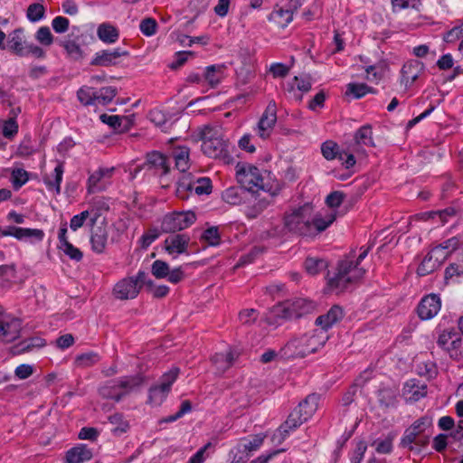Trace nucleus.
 I'll use <instances>...</instances> for the list:
<instances>
[{
	"instance_id": "nucleus-1",
	"label": "nucleus",
	"mask_w": 463,
	"mask_h": 463,
	"mask_svg": "<svg viewBox=\"0 0 463 463\" xmlns=\"http://www.w3.org/2000/svg\"><path fill=\"white\" fill-rule=\"evenodd\" d=\"M372 247H361V252L355 261L346 257L337 264L336 270L331 276L328 274V286L332 289L344 290L350 283L360 279L365 273V269L359 267L361 261L366 258Z\"/></svg>"
},
{
	"instance_id": "nucleus-2",
	"label": "nucleus",
	"mask_w": 463,
	"mask_h": 463,
	"mask_svg": "<svg viewBox=\"0 0 463 463\" xmlns=\"http://www.w3.org/2000/svg\"><path fill=\"white\" fill-rule=\"evenodd\" d=\"M328 340L325 332L314 330L311 333L290 339L281 349L280 354L285 359L302 358L316 353Z\"/></svg>"
},
{
	"instance_id": "nucleus-3",
	"label": "nucleus",
	"mask_w": 463,
	"mask_h": 463,
	"mask_svg": "<svg viewBox=\"0 0 463 463\" xmlns=\"http://www.w3.org/2000/svg\"><path fill=\"white\" fill-rule=\"evenodd\" d=\"M235 170L237 181L249 192L257 193L261 190L269 194V197H274L280 190L279 184L273 186L266 184L260 170L251 164L239 162Z\"/></svg>"
},
{
	"instance_id": "nucleus-4",
	"label": "nucleus",
	"mask_w": 463,
	"mask_h": 463,
	"mask_svg": "<svg viewBox=\"0 0 463 463\" xmlns=\"http://www.w3.org/2000/svg\"><path fill=\"white\" fill-rule=\"evenodd\" d=\"M144 381L141 374L120 377L107 382L99 388V392L103 398L119 402L128 393L141 386Z\"/></svg>"
},
{
	"instance_id": "nucleus-5",
	"label": "nucleus",
	"mask_w": 463,
	"mask_h": 463,
	"mask_svg": "<svg viewBox=\"0 0 463 463\" xmlns=\"http://www.w3.org/2000/svg\"><path fill=\"white\" fill-rule=\"evenodd\" d=\"M202 151L212 158L225 159L228 155V145L221 137L220 129L215 127L204 126L200 131Z\"/></svg>"
},
{
	"instance_id": "nucleus-6",
	"label": "nucleus",
	"mask_w": 463,
	"mask_h": 463,
	"mask_svg": "<svg viewBox=\"0 0 463 463\" xmlns=\"http://www.w3.org/2000/svg\"><path fill=\"white\" fill-rule=\"evenodd\" d=\"M315 308L316 304L313 301L307 298H297L277 305L273 308V313L278 318L291 320L310 314Z\"/></svg>"
},
{
	"instance_id": "nucleus-7",
	"label": "nucleus",
	"mask_w": 463,
	"mask_h": 463,
	"mask_svg": "<svg viewBox=\"0 0 463 463\" xmlns=\"http://www.w3.org/2000/svg\"><path fill=\"white\" fill-rule=\"evenodd\" d=\"M212 181L208 177L194 178L190 173L183 174L177 181L176 195L186 200L189 194L194 192L197 195L210 194L212 193Z\"/></svg>"
},
{
	"instance_id": "nucleus-8",
	"label": "nucleus",
	"mask_w": 463,
	"mask_h": 463,
	"mask_svg": "<svg viewBox=\"0 0 463 463\" xmlns=\"http://www.w3.org/2000/svg\"><path fill=\"white\" fill-rule=\"evenodd\" d=\"M310 218L311 208L304 205L285 217V226L288 231L301 236H311Z\"/></svg>"
},
{
	"instance_id": "nucleus-9",
	"label": "nucleus",
	"mask_w": 463,
	"mask_h": 463,
	"mask_svg": "<svg viewBox=\"0 0 463 463\" xmlns=\"http://www.w3.org/2000/svg\"><path fill=\"white\" fill-rule=\"evenodd\" d=\"M195 221L196 216L191 211L175 212L164 217L161 229L166 233H175L190 227Z\"/></svg>"
},
{
	"instance_id": "nucleus-10",
	"label": "nucleus",
	"mask_w": 463,
	"mask_h": 463,
	"mask_svg": "<svg viewBox=\"0 0 463 463\" xmlns=\"http://www.w3.org/2000/svg\"><path fill=\"white\" fill-rule=\"evenodd\" d=\"M128 55L129 52L121 48L101 50L94 54L90 61V65L100 67L115 66L119 63L121 57Z\"/></svg>"
},
{
	"instance_id": "nucleus-11",
	"label": "nucleus",
	"mask_w": 463,
	"mask_h": 463,
	"mask_svg": "<svg viewBox=\"0 0 463 463\" xmlns=\"http://www.w3.org/2000/svg\"><path fill=\"white\" fill-rule=\"evenodd\" d=\"M277 122V105L271 100L269 102L265 111L260 117L257 125V134L262 139L268 138Z\"/></svg>"
},
{
	"instance_id": "nucleus-12",
	"label": "nucleus",
	"mask_w": 463,
	"mask_h": 463,
	"mask_svg": "<svg viewBox=\"0 0 463 463\" xmlns=\"http://www.w3.org/2000/svg\"><path fill=\"white\" fill-rule=\"evenodd\" d=\"M22 322L19 318L9 314L0 317V340L12 342L19 337Z\"/></svg>"
},
{
	"instance_id": "nucleus-13",
	"label": "nucleus",
	"mask_w": 463,
	"mask_h": 463,
	"mask_svg": "<svg viewBox=\"0 0 463 463\" xmlns=\"http://www.w3.org/2000/svg\"><path fill=\"white\" fill-rule=\"evenodd\" d=\"M306 420L300 416L299 411L294 409L288 415V419L282 423L272 436V441L281 443L290 433L295 430Z\"/></svg>"
},
{
	"instance_id": "nucleus-14",
	"label": "nucleus",
	"mask_w": 463,
	"mask_h": 463,
	"mask_svg": "<svg viewBox=\"0 0 463 463\" xmlns=\"http://www.w3.org/2000/svg\"><path fill=\"white\" fill-rule=\"evenodd\" d=\"M2 236H12L19 241L29 240L31 241H42L44 232L41 229L21 228L16 226H7L3 230Z\"/></svg>"
},
{
	"instance_id": "nucleus-15",
	"label": "nucleus",
	"mask_w": 463,
	"mask_h": 463,
	"mask_svg": "<svg viewBox=\"0 0 463 463\" xmlns=\"http://www.w3.org/2000/svg\"><path fill=\"white\" fill-rule=\"evenodd\" d=\"M441 307L439 296L430 294L424 297L418 305L417 312L420 319L429 320L434 317Z\"/></svg>"
},
{
	"instance_id": "nucleus-16",
	"label": "nucleus",
	"mask_w": 463,
	"mask_h": 463,
	"mask_svg": "<svg viewBox=\"0 0 463 463\" xmlns=\"http://www.w3.org/2000/svg\"><path fill=\"white\" fill-rule=\"evenodd\" d=\"M139 292L138 285L130 277L120 279L113 288L114 297L120 300L134 299Z\"/></svg>"
},
{
	"instance_id": "nucleus-17",
	"label": "nucleus",
	"mask_w": 463,
	"mask_h": 463,
	"mask_svg": "<svg viewBox=\"0 0 463 463\" xmlns=\"http://www.w3.org/2000/svg\"><path fill=\"white\" fill-rule=\"evenodd\" d=\"M190 240L186 233H173L165 240V249L170 255L186 253Z\"/></svg>"
},
{
	"instance_id": "nucleus-18",
	"label": "nucleus",
	"mask_w": 463,
	"mask_h": 463,
	"mask_svg": "<svg viewBox=\"0 0 463 463\" xmlns=\"http://www.w3.org/2000/svg\"><path fill=\"white\" fill-rule=\"evenodd\" d=\"M425 66L423 62L418 60H410L405 62L402 68L401 82L406 88L411 87L414 81L419 78L420 73L423 72Z\"/></svg>"
},
{
	"instance_id": "nucleus-19",
	"label": "nucleus",
	"mask_w": 463,
	"mask_h": 463,
	"mask_svg": "<svg viewBox=\"0 0 463 463\" xmlns=\"http://www.w3.org/2000/svg\"><path fill=\"white\" fill-rule=\"evenodd\" d=\"M352 146L353 152H357L361 155H365L364 146H375L373 139V130L370 125H364L355 132Z\"/></svg>"
},
{
	"instance_id": "nucleus-20",
	"label": "nucleus",
	"mask_w": 463,
	"mask_h": 463,
	"mask_svg": "<svg viewBox=\"0 0 463 463\" xmlns=\"http://www.w3.org/2000/svg\"><path fill=\"white\" fill-rule=\"evenodd\" d=\"M446 258L447 254L434 252V248H432L419 265L417 274L423 277L432 273L441 265Z\"/></svg>"
},
{
	"instance_id": "nucleus-21",
	"label": "nucleus",
	"mask_w": 463,
	"mask_h": 463,
	"mask_svg": "<svg viewBox=\"0 0 463 463\" xmlns=\"http://www.w3.org/2000/svg\"><path fill=\"white\" fill-rule=\"evenodd\" d=\"M172 160L164 154L153 151L147 154L146 165L149 169L158 175H165L169 173Z\"/></svg>"
},
{
	"instance_id": "nucleus-22",
	"label": "nucleus",
	"mask_w": 463,
	"mask_h": 463,
	"mask_svg": "<svg viewBox=\"0 0 463 463\" xmlns=\"http://www.w3.org/2000/svg\"><path fill=\"white\" fill-rule=\"evenodd\" d=\"M239 353L229 347L224 352L216 353L211 359L216 369V373L222 374L231 368L238 358Z\"/></svg>"
},
{
	"instance_id": "nucleus-23",
	"label": "nucleus",
	"mask_w": 463,
	"mask_h": 463,
	"mask_svg": "<svg viewBox=\"0 0 463 463\" xmlns=\"http://www.w3.org/2000/svg\"><path fill=\"white\" fill-rule=\"evenodd\" d=\"M344 317V310L338 305H334L326 314L316 319V325L321 327L318 332H325L338 323Z\"/></svg>"
},
{
	"instance_id": "nucleus-24",
	"label": "nucleus",
	"mask_w": 463,
	"mask_h": 463,
	"mask_svg": "<svg viewBox=\"0 0 463 463\" xmlns=\"http://www.w3.org/2000/svg\"><path fill=\"white\" fill-rule=\"evenodd\" d=\"M427 384L417 379L408 380L403 386V395L410 402H418L427 395Z\"/></svg>"
},
{
	"instance_id": "nucleus-25",
	"label": "nucleus",
	"mask_w": 463,
	"mask_h": 463,
	"mask_svg": "<svg viewBox=\"0 0 463 463\" xmlns=\"http://www.w3.org/2000/svg\"><path fill=\"white\" fill-rule=\"evenodd\" d=\"M319 399V395L316 393L309 394L295 409L299 411L300 416L307 421L317 410Z\"/></svg>"
},
{
	"instance_id": "nucleus-26",
	"label": "nucleus",
	"mask_w": 463,
	"mask_h": 463,
	"mask_svg": "<svg viewBox=\"0 0 463 463\" xmlns=\"http://www.w3.org/2000/svg\"><path fill=\"white\" fill-rule=\"evenodd\" d=\"M25 44H28V43L24 41L23 29H15L9 34L7 41L8 49L13 51L16 55L21 57L24 56Z\"/></svg>"
},
{
	"instance_id": "nucleus-27",
	"label": "nucleus",
	"mask_w": 463,
	"mask_h": 463,
	"mask_svg": "<svg viewBox=\"0 0 463 463\" xmlns=\"http://www.w3.org/2000/svg\"><path fill=\"white\" fill-rule=\"evenodd\" d=\"M64 173L63 162H59L53 173L43 178L44 184L49 191H54L56 194L61 193V183Z\"/></svg>"
},
{
	"instance_id": "nucleus-28",
	"label": "nucleus",
	"mask_w": 463,
	"mask_h": 463,
	"mask_svg": "<svg viewBox=\"0 0 463 463\" xmlns=\"http://www.w3.org/2000/svg\"><path fill=\"white\" fill-rule=\"evenodd\" d=\"M293 19V12L289 8L276 5L269 14V20L280 28H285Z\"/></svg>"
},
{
	"instance_id": "nucleus-29",
	"label": "nucleus",
	"mask_w": 463,
	"mask_h": 463,
	"mask_svg": "<svg viewBox=\"0 0 463 463\" xmlns=\"http://www.w3.org/2000/svg\"><path fill=\"white\" fill-rule=\"evenodd\" d=\"M108 241V232L106 227L98 226L96 227L90 236L91 249L96 253H102L107 245Z\"/></svg>"
},
{
	"instance_id": "nucleus-30",
	"label": "nucleus",
	"mask_w": 463,
	"mask_h": 463,
	"mask_svg": "<svg viewBox=\"0 0 463 463\" xmlns=\"http://www.w3.org/2000/svg\"><path fill=\"white\" fill-rule=\"evenodd\" d=\"M92 458V451L87 445H80L69 449L66 453V463H83Z\"/></svg>"
},
{
	"instance_id": "nucleus-31",
	"label": "nucleus",
	"mask_w": 463,
	"mask_h": 463,
	"mask_svg": "<svg viewBox=\"0 0 463 463\" xmlns=\"http://www.w3.org/2000/svg\"><path fill=\"white\" fill-rule=\"evenodd\" d=\"M190 150L187 146H179L172 152V161L175 162V167L182 173H185L190 167Z\"/></svg>"
},
{
	"instance_id": "nucleus-32",
	"label": "nucleus",
	"mask_w": 463,
	"mask_h": 463,
	"mask_svg": "<svg viewBox=\"0 0 463 463\" xmlns=\"http://www.w3.org/2000/svg\"><path fill=\"white\" fill-rule=\"evenodd\" d=\"M97 35L101 42L112 44L118 40L119 31L116 26L109 23H103L99 25Z\"/></svg>"
},
{
	"instance_id": "nucleus-33",
	"label": "nucleus",
	"mask_w": 463,
	"mask_h": 463,
	"mask_svg": "<svg viewBox=\"0 0 463 463\" xmlns=\"http://www.w3.org/2000/svg\"><path fill=\"white\" fill-rule=\"evenodd\" d=\"M335 220V213H330L326 216L317 215L315 217L310 218V228H311V236H315L322 232H324L327 227H329Z\"/></svg>"
},
{
	"instance_id": "nucleus-34",
	"label": "nucleus",
	"mask_w": 463,
	"mask_h": 463,
	"mask_svg": "<svg viewBox=\"0 0 463 463\" xmlns=\"http://www.w3.org/2000/svg\"><path fill=\"white\" fill-rule=\"evenodd\" d=\"M224 65L215 64L206 67L203 73L204 81L212 88L217 87L224 77Z\"/></svg>"
},
{
	"instance_id": "nucleus-35",
	"label": "nucleus",
	"mask_w": 463,
	"mask_h": 463,
	"mask_svg": "<svg viewBox=\"0 0 463 463\" xmlns=\"http://www.w3.org/2000/svg\"><path fill=\"white\" fill-rule=\"evenodd\" d=\"M428 437H422L418 435L411 427L407 428L401 439L400 446L402 448H408L410 450L413 449L412 444L419 446H425L428 444Z\"/></svg>"
},
{
	"instance_id": "nucleus-36",
	"label": "nucleus",
	"mask_w": 463,
	"mask_h": 463,
	"mask_svg": "<svg viewBox=\"0 0 463 463\" xmlns=\"http://www.w3.org/2000/svg\"><path fill=\"white\" fill-rule=\"evenodd\" d=\"M101 122L112 127L114 129L123 131L128 128V126L132 124L128 117L118 116V115H108L101 114L99 116Z\"/></svg>"
},
{
	"instance_id": "nucleus-37",
	"label": "nucleus",
	"mask_w": 463,
	"mask_h": 463,
	"mask_svg": "<svg viewBox=\"0 0 463 463\" xmlns=\"http://www.w3.org/2000/svg\"><path fill=\"white\" fill-rule=\"evenodd\" d=\"M377 398L382 407H395L398 402V392L392 388H383L378 391Z\"/></svg>"
},
{
	"instance_id": "nucleus-38",
	"label": "nucleus",
	"mask_w": 463,
	"mask_h": 463,
	"mask_svg": "<svg viewBox=\"0 0 463 463\" xmlns=\"http://www.w3.org/2000/svg\"><path fill=\"white\" fill-rule=\"evenodd\" d=\"M150 120L164 132H167L172 127L174 121L171 117H168L164 111L160 109H153L149 113Z\"/></svg>"
},
{
	"instance_id": "nucleus-39",
	"label": "nucleus",
	"mask_w": 463,
	"mask_h": 463,
	"mask_svg": "<svg viewBox=\"0 0 463 463\" xmlns=\"http://www.w3.org/2000/svg\"><path fill=\"white\" fill-rule=\"evenodd\" d=\"M245 189L243 187L232 186L225 189L222 194V200L232 205L241 203Z\"/></svg>"
},
{
	"instance_id": "nucleus-40",
	"label": "nucleus",
	"mask_w": 463,
	"mask_h": 463,
	"mask_svg": "<svg viewBox=\"0 0 463 463\" xmlns=\"http://www.w3.org/2000/svg\"><path fill=\"white\" fill-rule=\"evenodd\" d=\"M272 197L264 196L256 198L258 201L251 206L248 207L245 214L248 219H255L257 218L270 203V199Z\"/></svg>"
},
{
	"instance_id": "nucleus-41",
	"label": "nucleus",
	"mask_w": 463,
	"mask_h": 463,
	"mask_svg": "<svg viewBox=\"0 0 463 463\" xmlns=\"http://www.w3.org/2000/svg\"><path fill=\"white\" fill-rule=\"evenodd\" d=\"M321 152L327 160H333L335 158L343 160L344 154L345 155V151H339L338 145L331 140H327L322 144Z\"/></svg>"
},
{
	"instance_id": "nucleus-42",
	"label": "nucleus",
	"mask_w": 463,
	"mask_h": 463,
	"mask_svg": "<svg viewBox=\"0 0 463 463\" xmlns=\"http://www.w3.org/2000/svg\"><path fill=\"white\" fill-rule=\"evenodd\" d=\"M118 90L115 87H103L99 90H95V106L107 105L112 101L117 95Z\"/></svg>"
},
{
	"instance_id": "nucleus-43",
	"label": "nucleus",
	"mask_w": 463,
	"mask_h": 463,
	"mask_svg": "<svg viewBox=\"0 0 463 463\" xmlns=\"http://www.w3.org/2000/svg\"><path fill=\"white\" fill-rule=\"evenodd\" d=\"M463 279V266L458 263H451L444 272V280L446 284L458 283Z\"/></svg>"
},
{
	"instance_id": "nucleus-44",
	"label": "nucleus",
	"mask_w": 463,
	"mask_h": 463,
	"mask_svg": "<svg viewBox=\"0 0 463 463\" xmlns=\"http://www.w3.org/2000/svg\"><path fill=\"white\" fill-rule=\"evenodd\" d=\"M109 421L113 425L111 432L115 436H121L123 433L127 432L129 428L128 421L123 419V415L120 413L110 415L109 417Z\"/></svg>"
},
{
	"instance_id": "nucleus-45",
	"label": "nucleus",
	"mask_w": 463,
	"mask_h": 463,
	"mask_svg": "<svg viewBox=\"0 0 463 463\" xmlns=\"http://www.w3.org/2000/svg\"><path fill=\"white\" fill-rule=\"evenodd\" d=\"M461 243V237L454 236L435 246L434 252H439V254L445 253L448 255L458 249Z\"/></svg>"
},
{
	"instance_id": "nucleus-46",
	"label": "nucleus",
	"mask_w": 463,
	"mask_h": 463,
	"mask_svg": "<svg viewBox=\"0 0 463 463\" xmlns=\"http://www.w3.org/2000/svg\"><path fill=\"white\" fill-rule=\"evenodd\" d=\"M311 78L308 75L295 76L290 83H288V91H295V89L301 92H308L311 90Z\"/></svg>"
},
{
	"instance_id": "nucleus-47",
	"label": "nucleus",
	"mask_w": 463,
	"mask_h": 463,
	"mask_svg": "<svg viewBox=\"0 0 463 463\" xmlns=\"http://www.w3.org/2000/svg\"><path fill=\"white\" fill-rule=\"evenodd\" d=\"M169 392L159 384H156L149 389L148 401L154 406H159L167 397Z\"/></svg>"
},
{
	"instance_id": "nucleus-48",
	"label": "nucleus",
	"mask_w": 463,
	"mask_h": 463,
	"mask_svg": "<svg viewBox=\"0 0 463 463\" xmlns=\"http://www.w3.org/2000/svg\"><path fill=\"white\" fill-rule=\"evenodd\" d=\"M326 267L327 263L323 259L309 257L305 260L306 270L310 275H316L325 269Z\"/></svg>"
},
{
	"instance_id": "nucleus-49",
	"label": "nucleus",
	"mask_w": 463,
	"mask_h": 463,
	"mask_svg": "<svg viewBox=\"0 0 463 463\" xmlns=\"http://www.w3.org/2000/svg\"><path fill=\"white\" fill-rule=\"evenodd\" d=\"M79 101L84 106L95 105V89L89 86H82L77 91Z\"/></svg>"
},
{
	"instance_id": "nucleus-50",
	"label": "nucleus",
	"mask_w": 463,
	"mask_h": 463,
	"mask_svg": "<svg viewBox=\"0 0 463 463\" xmlns=\"http://www.w3.org/2000/svg\"><path fill=\"white\" fill-rule=\"evenodd\" d=\"M370 92L373 93V89L365 83H349L346 89V94L353 95L355 99H360Z\"/></svg>"
},
{
	"instance_id": "nucleus-51",
	"label": "nucleus",
	"mask_w": 463,
	"mask_h": 463,
	"mask_svg": "<svg viewBox=\"0 0 463 463\" xmlns=\"http://www.w3.org/2000/svg\"><path fill=\"white\" fill-rule=\"evenodd\" d=\"M28 180V173L24 169L16 168L12 171L10 181L14 190H19Z\"/></svg>"
},
{
	"instance_id": "nucleus-52",
	"label": "nucleus",
	"mask_w": 463,
	"mask_h": 463,
	"mask_svg": "<svg viewBox=\"0 0 463 463\" xmlns=\"http://www.w3.org/2000/svg\"><path fill=\"white\" fill-rule=\"evenodd\" d=\"M170 267L167 262L156 260L152 263L151 273L158 279H165L169 273Z\"/></svg>"
},
{
	"instance_id": "nucleus-53",
	"label": "nucleus",
	"mask_w": 463,
	"mask_h": 463,
	"mask_svg": "<svg viewBox=\"0 0 463 463\" xmlns=\"http://www.w3.org/2000/svg\"><path fill=\"white\" fill-rule=\"evenodd\" d=\"M178 374L179 368L174 367L161 376L158 384L164 387L168 392H170L171 387L177 379Z\"/></svg>"
},
{
	"instance_id": "nucleus-54",
	"label": "nucleus",
	"mask_w": 463,
	"mask_h": 463,
	"mask_svg": "<svg viewBox=\"0 0 463 463\" xmlns=\"http://www.w3.org/2000/svg\"><path fill=\"white\" fill-rule=\"evenodd\" d=\"M63 48L66 50L68 55L75 60L79 61L83 58V51L80 46L72 40L65 41L62 43Z\"/></svg>"
},
{
	"instance_id": "nucleus-55",
	"label": "nucleus",
	"mask_w": 463,
	"mask_h": 463,
	"mask_svg": "<svg viewBox=\"0 0 463 463\" xmlns=\"http://www.w3.org/2000/svg\"><path fill=\"white\" fill-rule=\"evenodd\" d=\"M45 8L43 5L34 3L28 6L26 16L31 22H38L43 18Z\"/></svg>"
},
{
	"instance_id": "nucleus-56",
	"label": "nucleus",
	"mask_w": 463,
	"mask_h": 463,
	"mask_svg": "<svg viewBox=\"0 0 463 463\" xmlns=\"http://www.w3.org/2000/svg\"><path fill=\"white\" fill-rule=\"evenodd\" d=\"M432 425V418L428 415H424L420 419L416 420L410 427L418 435H421L427 429Z\"/></svg>"
},
{
	"instance_id": "nucleus-57",
	"label": "nucleus",
	"mask_w": 463,
	"mask_h": 463,
	"mask_svg": "<svg viewBox=\"0 0 463 463\" xmlns=\"http://www.w3.org/2000/svg\"><path fill=\"white\" fill-rule=\"evenodd\" d=\"M393 436L388 435L384 439H377L373 445L375 446V450L380 454H390L392 451Z\"/></svg>"
},
{
	"instance_id": "nucleus-58",
	"label": "nucleus",
	"mask_w": 463,
	"mask_h": 463,
	"mask_svg": "<svg viewBox=\"0 0 463 463\" xmlns=\"http://www.w3.org/2000/svg\"><path fill=\"white\" fill-rule=\"evenodd\" d=\"M59 249L72 260L80 261L83 258L80 250L73 246L71 242L65 243L63 246H59Z\"/></svg>"
},
{
	"instance_id": "nucleus-59",
	"label": "nucleus",
	"mask_w": 463,
	"mask_h": 463,
	"mask_svg": "<svg viewBox=\"0 0 463 463\" xmlns=\"http://www.w3.org/2000/svg\"><path fill=\"white\" fill-rule=\"evenodd\" d=\"M202 239L211 246H217L220 243L218 228L216 226H213L206 229L202 235Z\"/></svg>"
},
{
	"instance_id": "nucleus-60",
	"label": "nucleus",
	"mask_w": 463,
	"mask_h": 463,
	"mask_svg": "<svg viewBox=\"0 0 463 463\" xmlns=\"http://www.w3.org/2000/svg\"><path fill=\"white\" fill-rule=\"evenodd\" d=\"M99 360V356L98 354L90 352L85 353L78 355L76 357V363L80 366L88 367L95 364Z\"/></svg>"
},
{
	"instance_id": "nucleus-61",
	"label": "nucleus",
	"mask_w": 463,
	"mask_h": 463,
	"mask_svg": "<svg viewBox=\"0 0 463 463\" xmlns=\"http://www.w3.org/2000/svg\"><path fill=\"white\" fill-rule=\"evenodd\" d=\"M191 411H192V404H191L190 401L184 400L182 402L179 410L175 414L170 415V416L166 417L165 419H164L163 421L167 422V423L174 422V421L179 420L180 418H182L186 413L190 412Z\"/></svg>"
},
{
	"instance_id": "nucleus-62",
	"label": "nucleus",
	"mask_w": 463,
	"mask_h": 463,
	"mask_svg": "<svg viewBox=\"0 0 463 463\" xmlns=\"http://www.w3.org/2000/svg\"><path fill=\"white\" fill-rule=\"evenodd\" d=\"M157 24L153 18H145L140 22L139 29L146 36H152L156 33Z\"/></svg>"
},
{
	"instance_id": "nucleus-63",
	"label": "nucleus",
	"mask_w": 463,
	"mask_h": 463,
	"mask_svg": "<svg viewBox=\"0 0 463 463\" xmlns=\"http://www.w3.org/2000/svg\"><path fill=\"white\" fill-rule=\"evenodd\" d=\"M160 235L156 228L149 229L140 238V246L143 249L148 248Z\"/></svg>"
},
{
	"instance_id": "nucleus-64",
	"label": "nucleus",
	"mask_w": 463,
	"mask_h": 463,
	"mask_svg": "<svg viewBox=\"0 0 463 463\" xmlns=\"http://www.w3.org/2000/svg\"><path fill=\"white\" fill-rule=\"evenodd\" d=\"M104 178L102 176V173L99 170L92 173L88 179V192L90 194H94L96 192L101 191L102 188L99 185V181Z\"/></svg>"
}]
</instances>
